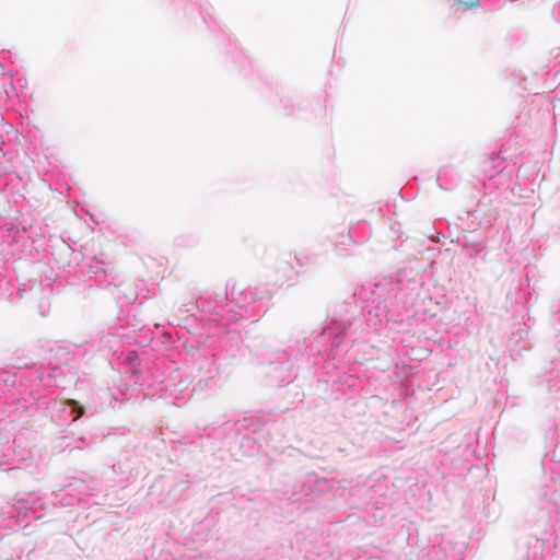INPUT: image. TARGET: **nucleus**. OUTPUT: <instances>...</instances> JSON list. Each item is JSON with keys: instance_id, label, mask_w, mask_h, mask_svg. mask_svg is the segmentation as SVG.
<instances>
[{"instance_id": "nucleus-1", "label": "nucleus", "mask_w": 560, "mask_h": 560, "mask_svg": "<svg viewBox=\"0 0 560 560\" xmlns=\"http://www.w3.org/2000/svg\"><path fill=\"white\" fill-rule=\"evenodd\" d=\"M377 291L366 314L357 307L346 311L332 318L320 332L316 334L310 345L299 347V353L308 358L320 357L336 360L346 354L357 342L370 343L381 349L377 336L388 337L387 331L394 330L390 325H409L415 317L413 307L419 296L420 284L416 280H396L375 285Z\"/></svg>"}, {"instance_id": "nucleus-2", "label": "nucleus", "mask_w": 560, "mask_h": 560, "mask_svg": "<svg viewBox=\"0 0 560 560\" xmlns=\"http://www.w3.org/2000/svg\"><path fill=\"white\" fill-rule=\"evenodd\" d=\"M119 396L114 393H109L106 389H98L93 393V396L86 404L83 406L78 400L74 399H65L60 401H56L54 407H59L60 411L63 413L65 420H70L71 422L77 421L82 417H91L97 412H100L104 406H110L113 401H118L124 399L125 392L121 387H118Z\"/></svg>"}, {"instance_id": "nucleus-3", "label": "nucleus", "mask_w": 560, "mask_h": 560, "mask_svg": "<svg viewBox=\"0 0 560 560\" xmlns=\"http://www.w3.org/2000/svg\"><path fill=\"white\" fill-rule=\"evenodd\" d=\"M211 296H201L196 302H190L183 305V311L195 315L196 312H208L210 317L209 322L215 323L217 326L228 327L230 322H235L242 317L240 311H234L231 302H228L226 294L219 295L218 299L211 303Z\"/></svg>"}, {"instance_id": "nucleus-4", "label": "nucleus", "mask_w": 560, "mask_h": 560, "mask_svg": "<svg viewBox=\"0 0 560 560\" xmlns=\"http://www.w3.org/2000/svg\"><path fill=\"white\" fill-rule=\"evenodd\" d=\"M92 501L94 504H104L98 500L96 489L81 479H72L67 486L54 492V504L61 506H74L81 504H89Z\"/></svg>"}, {"instance_id": "nucleus-5", "label": "nucleus", "mask_w": 560, "mask_h": 560, "mask_svg": "<svg viewBox=\"0 0 560 560\" xmlns=\"http://www.w3.org/2000/svg\"><path fill=\"white\" fill-rule=\"evenodd\" d=\"M141 385L152 388L154 395L174 396L177 388L182 385L180 372L177 369H172L167 374L158 373L153 374L151 378L145 380Z\"/></svg>"}, {"instance_id": "nucleus-6", "label": "nucleus", "mask_w": 560, "mask_h": 560, "mask_svg": "<svg viewBox=\"0 0 560 560\" xmlns=\"http://www.w3.org/2000/svg\"><path fill=\"white\" fill-rule=\"evenodd\" d=\"M194 366L200 383L208 384V382L213 381L220 374V366L214 354L198 352Z\"/></svg>"}, {"instance_id": "nucleus-7", "label": "nucleus", "mask_w": 560, "mask_h": 560, "mask_svg": "<svg viewBox=\"0 0 560 560\" xmlns=\"http://www.w3.org/2000/svg\"><path fill=\"white\" fill-rule=\"evenodd\" d=\"M32 382H38V386L51 387L60 386L65 377V368L60 364L49 362V366L44 371H30L27 376Z\"/></svg>"}, {"instance_id": "nucleus-8", "label": "nucleus", "mask_w": 560, "mask_h": 560, "mask_svg": "<svg viewBox=\"0 0 560 560\" xmlns=\"http://www.w3.org/2000/svg\"><path fill=\"white\" fill-rule=\"evenodd\" d=\"M460 178L457 168L444 166L438 173L436 183L442 189L452 190L459 184Z\"/></svg>"}, {"instance_id": "nucleus-9", "label": "nucleus", "mask_w": 560, "mask_h": 560, "mask_svg": "<svg viewBox=\"0 0 560 560\" xmlns=\"http://www.w3.org/2000/svg\"><path fill=\"white\" fill-rule=\"evenodd\" d=\"M248 421L247 418L243 419V421H232L229 419L222 420V421H214L203 427V431L208 432V434L213 433L218 429H222L225 432H235L240 431L241 428L246 427V422Z\"/></svg>"}, {"instance_id": "nucleus-10", "label": "nucleus", "mask_w": 560, "mask_h": 560, "mask_svg": "<svg viewBox=\"0 0 560 560\" xmlns=\"http://www.w3.org/2000/svg\"><path fill=\"white\" fill-rule=\"evenodd\" d=\"M54 448L63 452L67 448H70V451L81 448L80 445L77 444V441H74L73 438L69 435H61L57 438L54 442Z\"/></svg>"}, {"instance_id": "nucleus-11", "label": "nucleus", "mask_w": 560, "mask_h": 560, "mask_svg": "<svg viewBox=\"0 0 560 560\" xmlns=\"http://www.w3.org/2000/svg\"><path fill=\"white\" fill-rule=\"evenodd\" d=\"M279 369L281 370V372L283 373L279 381L280 383H285V384H289L291 382V380L293 378V373L291 371V368L289 365V363H282Z\"/></svg>"}, {"instance_id": "nucleus-12", "label": "nucleus", "mask_w": 560, "mask_h": 560, "mask_svg": "<svg viewBox=\"0 0 560 560\" xmlns=\"http://www.w3.org/2000/svg\"><path fill=\"white\" fill-rule=\"evenodd\" d=\"M340 382L342 385L347 386L349 389H354L359 383V378L354 375L345 374L340 377Z\"/></svg>"}, {"instance_id": "nucleus-13", "label": "nucleus", "mask_w": 560, "mask_h": 560, "mask_svg": "<svg viewBox=\"0 0 560 560\" xmlns=\"http://www.w3.org/2000/svg\"><path fill=\"white\" fill-rule=\"evenodd\" d=\"M242 445L247 446L250 451L255 450V439L249 435H244L242 438Z\"/></svg>"}, {"instance_id": "nucleus-14", "label": "nucleus", "mask_w": 560, "mask_h": 560, "mask_svg": "<svg viewBox=\"0 0 560 560\" xmlns=\"http://www.w3.org/2000/svg\"><path fill=\"white\" fill-rule=\"evenodd\" d=\"M501 175H502V170L500 168V170L494 171L493 173L487 174L486 176L488 177L489 180H492L497 176H501Z\"/></svg>"}, {"instance_id": "nucleus-15", "label": "nucleus", "mask_w": 560, "mask_h": 560, "mask_svg": "<svg viewBox=\"0 0 560 560\" xmlns=\"http://www.w3.org/2000/svg\"><path fill=\"white\" fill-rule=\"evenodd\" d=\"M8 382V374H0V392H3V386L7 384Z\"/></svg>"}, {"instance_id": "nucleus-16", "label": "nucleus", "mask_w": 560, "mask_h": 560, "mask_svg": "<svg viewBox=\"0 0 560 560\" xmlns=\"http://www.w3.org/2000/svg\"><path fill=\"white\" fill-rule=\"evenodd\" d=\"M499 159H493V158H485L483 159V163L486 164V166L488 165H494V162L498 161Z\"/></svg>"}, {"instance_id": "nucleus-17", "label": "nucleus", "mask_w": 560, "mask_h": 560, "mask_svg": "<svg viewBox=\"0 0 560 560\" xmlns=\"http://www.w3.org/2000/svg\"><path fill=\"white\" fill-rule=\"evenodd\" d=\"M8 284V281L5 280V278H0V290H2V287H5ZM3 292L0 291V295H2Z\"/></svg>"}, {"instance_id": "nucleus-18", "label": "nucleus", "mask_w": 560, "mask_h": 560, "mask_svg": "<svg viewBox=\"0 0 560 560\" xmlns=\"http://www.w3.org/2000/svg\"><path fill=\"white\" fill-rule=\"evenodd\" d=\"M249 306H250V302H246L245 305H238V310L240 311H242V310L247 311L249 308Z\"/></svg>"}, {"instance_id": "nucleus-19", "label": "nucleus", "mask_w": 560, "mask_h": 560, "mask_svg": "<svg viewBox=\"0 0 560 560\" xmlns=\"http://www.w3.org/2000/svg\"><path fill=\"white\" fill-rule=\"evenodd\" d=\"M247 295H250V300H252V302H254V301H255V296H254V294H253V292H252V291H248L247 293H245V300H247Z\"/></svg>"}, {"instance_id": "nucleus-20", "label": "nucleus", "mask_w": 560, "mask_h": 560, "mask_svg": "<svg viewBox=\"0 0 560 560\" xmlns=\"http://www.w3.org/2000/svg\"><path fill=\"white\" fill-rule=\"evenodd\" d=\"M57 353H58L60 357H63V355H66V354H67V352H66L65 350H62V349H59V350L57 351Z\"/></svg>"}, {"instance_id": "nucleus-21", "label": "nucleus", "mask_w": 560, "mask_h": 560, "mask_svg": "<svg viewBox=\"0 0 560 560\" xmlns=\"http://www.w3.org/2000/svg\"><path fill=\"white\" fill-rule=\"evenodd\" d=\"M464 5H465V8H466V9H469V8H471L472 5H475V3H474V2H471V3H467V2H465V3H464Z\"/></svg>"}, {"instance_id": "nucleus-22", "label": "nucleus", "mask_w": 560, "mask_h": 560, "mask_svg": "<svg viewBox=\"0 0 560 560\" xmlns=\"http://www.w3.org/2000/svg\"><path fill=\"white\" fill-rule=\"evenodd\" d=\"M3 436L0 434V445L2 444ZM0 454H4L2 447H0Z\"/></svg>"}, {"instance_id": "nucleus-23", "label": "nucleus", "mask_w": 560, "mask_h": 560, "mask_svg": "<svg viewBox=\"0 0 560 560\" xmlns=\"http://www.w3.org/2000/svg\"><path fill=\"white\" fill-rule=\"evenodd\" d=\"M163 337L171 339V335L167 332H163Z\"/></svg>"}]
</instances>
